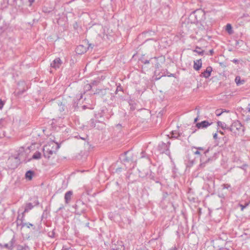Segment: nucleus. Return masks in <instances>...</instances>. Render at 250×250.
I'll use <instances>...</instances> for the list:
<instances>
[{
  "label": "nucleus",
  "instance_id": "f257e3e1",
  "mask_svg": "<svg viewBox=\"0 0 250 250\" xmlns=\"http://www.w3.org/2000/svg\"><path fill=\"white\" fill-rule=\"evenodd\" d=\"M228 130L232 132L235 136H242L244 134L245 127L239 121H234Z\"/></svg>",
  "mask_w": 250,
  "mask_h": 250
},
{
  "label": "nucleus",
  "instance_id": "f03ea898",
  "mask_svg": "<svg viewBox=\"0 0 250 250\" xmlns=\"http://www.w3.org/2000/svg\"><path fill=\"white\" fill-rule=\"evenodd\" d=\"M196 148L201 152L204 151V156H202L200 159V164L199 165L200 167H204L207 163L211 162L213 159H215L214 156L211 157L208 156V153L209 151V148L206 150H205V149L203 147H196Z\"/></svg>",
  "mask_w": 250,
  "mask_h": 250
},
{
  "label": "nucleus",
  "instance_id": "7ed1b4c3",
  "mask_svg": "<svg viewBox=\"0 0 250 250\" xmlns=\"http://www.w3.org/2000/svg\"><path fill=\"white\" fill-rule=\"evenodd\" d=\"M8 163H12L10 165V167L14 169L18 166L20 164V155L18 154L17 156H12L9 158L8 160Z\"/></svg>",
  "mask_w": 250,
  "mask_h": 250
},
{
  "label": "nucleus",
  "instance_id": "20e7f679",
  "mask_svg": "<svg viewBox=\"0 0 250 250\" xmlns=\"http://www.w3.org/2000/svg\"><path fill=\"white\" fill-rule=\"evenodd\" d=\"M170 143L168 142L167 144L162 142L158 146V149L161 153H167L169 151V147Z\"/></svg>",
  "mask_w": 250,
  "mask_h": 250
},
{
  "label": "nucleus",
  "instance_id": "39448f33",
  "mask_svg": "<svg viewBox=\"0 0 250 250\" xmlns=\"http://www.w3.org/2000/svg\"><path fill=\"white\" fill-rule=\"evenodd\" d=\"M50 146H45L43 148L44 156L48 159L50 157L51 155L55 153V151L50 149Z\"/></svg>",
  "mask_w": 250,
  "mask_h": 250
},
{
  "label": "nucleus",
  "instance_id": "423d86ee",
  "mask_svg": "<svg viewBox=\"0 0 250 250\" xmlns=\"http://www.w3.org/2000/svg\"><path fill=\"white\" fill-rule=\"evenodd\" d=\"M62 62L60 58L55 59L50 64V66L55 69L59 68L62 65Z\"/></svg>",
  "mask_w": 250,
  "mask_h": 250
},
{
  "label": "nucleus",
  "instance_id": "0eeeda50",
  "mask_svg": "<svg viewBox=\"0 0 250 250\" xmlns=\"http://www.w3.org/2000/svg\"><path fill=\"white\" fill-rule=\"evenodd\" d=\"M212 71V68L211 66H208L206 69L201 73V77H204L205 78H208L211 75V73Z\"/></svg>",
  "mask_w": 250,
  "mask_h": 250
},
{
  "label": "nucleus",
  "instance_id": "6e6552de",
  "mask_svg": "<svg viewBox=\"0 0 250 250\" xmlns=\"http://www.w3.org/2000/svg\"><path fill=\"white\" fill-rule=\"evenodd\" d=\"M212 124V123H209L208 121H204L200 123H198L196 125V126L198 128H207Z\"/></svg>",
  "mask_w": 250,
  "mask_h": 250
},
{
  "label": "nucleus",
  "instance_id": "1a4fd4ad",
  "mask_svg": "<svg viewBox=\"0 0 250 250\" xmlns=\"http://www.w3.org/2000/svg\"><path fill=\"white\" fill-rule=\"evenodd\" d=\"M202 63L201 59L194 61L193 68L196 70H199L202 67Z\"/></svg>",
  "mask_w": 250,
  "mask_h": 250
},
{
  "label": "nucleus",
  "instance_id": "9d476101",
  "mask_svg": "<svg viewBox=\"0 0 250 250\" xmlns=\"http://www.w3.org/2000/svg\"><path fill=\"white\" fill-rule=\"evenodd\" d=\"M72 194H73V192L70 190L67 191L65 193V195H64V200H65V202L66 204H68L70 202V201L71 199Z\"/></svg>",
  "mask_w": 250,
  "mask_h": 250
},
{
  "label": "nucleus",
  "instance_id": "9b49d317",
  "mask_svg": "<svg viewBox=\"0 0 250 250\" xmlns=\"http://www.w3.org/2000/svg\"><path fill=\"white\" fill-rule=\"evenodd\" d=\"M86 51V48L82 45H79L77 47L76 52L78 54H82Z\"/></svg>",
  "mask_w": 250,
  "mask_h": 250
},
{
  "label": "nucleus",
  "instance_id": "f8f14e48",
  "mask_svg": "<svg viewBox=\"0 0 250 250\" xmlns=\"http://www.w3.org/2000/svg\"><path fill=\"white\" fill-rule=\"evenodd\" d=\"M171 137L175 139H180L181 136H183V133L179 132L177 130H173L171 132Z\"/></svg>",
  "mask_w": 250,
  "mask_h": 250
},
{
  "label": "nucleus",
  "instance_id": "ddd939ff",
  "mask_svg": "<svg viewBox=\"0 0 250 250\" xmlns=\"http://www.w3.org/2000/svg\"><path fill=\"white\" fill-rule=\"evenodd\" d=\"M34 206L31 203H26L24 206V213H27L33 208Z\"/></svg>",
  "mask_w": 250,
  "mask_h": 250
},
{
  "label": "nucleus",
  "instance_id": "4468645a",
  "mask_svg": "<svg viewBox=\"0 0 250 250\" xmlns=\"http://www.w3.org/2000/svg\"><path fill=\"white\" fill-rule=\"evenodd\" d=\"M129 153L128 151L125 152L124 154L122 156L123 161L124 162H129L131 161V159L127 156V155Z\"/></svg>",
  "mask_w": 250,
  "mask_h": 250
},
{
  "label": "nucleus",
  "instance_id": "2eb2a0df",
  "mask_svg": "<svg viewBox=\"0 0 250 250\" xmlns=\"http://www.w3.org/2000/svg\"><path fill=\"white\" fill-rule=\"evenodd\" d=\"M33 175V172L31 170L27 171L25 173V178L31 180Z\"/></svg>",
  "mask_w": 250,
  "mask_h": 250
},
{
  "label": "nucleus",
  "instance_id": "dca6fc26",
  "mask_svg": "<svg viewBox=\"0 0 250 250\" xmlns=\"http://www.w3.org/2000/svg\"><path fill=\"white\" fill-rule=\"evenodd\" d=\"M226 30L228 32L229 34H231L233 33L232 28L230 24L228 23L226 25Z\"/></svg>",
  "mask_w": 250,
  "mask_h": 250
},
{
  "label": "nucleus",
  "instance_id": "f3484780",
  "mask_svg": "<svg viewBox=\"0 0 250 250\" xmlns=\"http://www.w3.org/2000/svg\"><path fill=\"white\" fill-rule=\"evenodd\" d=\"M217 125L218 126L221 127L223 129H228V128L229 127H227V125L225 123L222 122L221 121H218Z\"/></svg>",
  "mask_w": 250,
  "mask_h": 250
},
{
  "label": "nucleus",
  "instance_id": "a211bd4d",
  "mask_svg": "<svg viewBox=\"0 0 250 250\" xmlns=\"http://www.w3.org/2000/svg\"><path fill=\"white\" fill-rule=\"evenodd\" d=\"M78 206H79L77 204H76L75 206V213L77 214L81 215L83 212L84 209L83 208L82 209H79L78 208Z\"/></svg>",
  "mask_w": 250,
  "mask_h": 250
},
{
  "label": "nucleus",
  "instance_id": "6ab92c4d",
  "mask_svg": "<svg viewBox=\"0 0 250 250\" xmlns=\"http://www.w3.org/2000/svg\"><path fill=\"white\" fill-rule=\"evenodd\" d=\"M235 82L237 85H239L241 84H243L244 82V81H241V78L240 76H236L235 79Z\"/></svg>",
  "mask_w": 250,
  "mask_h": 250
},
{
  "label": "nucleus",
  "instance_id": "aec40b11",
  "mask_svg": "<svg viewBox=\"0 0 250 250\" xmlns=\"http://www.w3.org/2000/svg\"><path fill=\"white\" fill-rule=\"evenodd\" d=\"M41 157V153L39 151H36L32 156L33 159H39Z\"/></svg>",
  "mask_w": 250,
  "mask_h": 250
},
{
  "label": "nucleus",
  "instance_id": "412c9836",
  "mask_svg": "<svg viewBox=\"0 0 250 250\" xmlns=\"http://www.w3.org/2000/svg\"><path fill=\"white\" fill-rule=\"evenodd\" d=\"M20 217V214L18 215L17 220L16 221L17 226L21 227V228H23L24 222L19 220V217Z\"/></svg>",
  "mask_w": 250,
  "mask_h": 250
},
{
  "label": "nucleus",
  "instance_id": "4be33fe9",
  "mask_svg": "<svg viewBox=\"0 0 250 250\" xmlns=\"http://www.w3.org/2000/svg\"><path fill=\"white\" fill-rule=\"evenodd\" d=\"M191 151H192L193 154L194 155H201V152L199 151L198 149H197L196 147H195V146L192 147Z\"/></svg>",
  "mask_w": 250,
  "mask_h": 250
},
{
  "label": "nucleus",
  "instance_id": "5701e85b",
  "mask_svg": "<svg viewBox=\"0 0 250 250\" xmlns=\"http://www.w3.org/2000/svg\"><path fill=\"white\" fill-rule=\"evenodd\" d=\"M16 243V239L14 237H13L12 238V239L11 240V241L9 242V245H10V247L9 248H11L12 250H13V249L14 248V247H15V244Z\"/></svg>",
  "mask_w": 250,
  "mask_h": 250
},
{
  "label": "nucleus",
  "instance_id": "b1692460",
  "mask_svg": "<svg viewBox=\"0 0 250 250\" xmlns=\"http://www.w3.org/2000/svg\"><path fill=\"white\" fill-rule=\"evenodd\" d=\"M158 58L155 57L153 58V63L155 64V67L156 69H158L160 67V64L159 62H157Z\"/></svg>",
  "mask_w": 250,
  "mask_h": 250
},
{
  "label": "nucleus",
  "instance_id": "393cba45",
  "mask_svg": "<svg viewBox=\"0 0 250 250\" xmlns=\"http://www.w3.org/2000/svg\"><path fill=\"white\" fill-rule=\"evenodd\" d=\"M58 105L59 106V110H60V111L61 112H64V110H65V105H64V104H62V103H61L60 104H58Z\"/></svg>",
  "mask_w": 250,
  "mask_h": 250
},
{
  "label": "nucleus",
  "instance_id": "a878e982",
  "mask_svg": "<svg viewBox=\"0 0 250 250\" xmlns=\"http://www.w3.org/2000/svg\"><path fill=\"white\" fill-rule=\"evenodd\" d=\"M96 121L94 119H91L89 123L90 126L92 128L96 127Z\"/></svg>",
  "mask_w": 250,
  "mask_h": 250
},
{
  "label": "nucleus",
  "instance_id": "bb28decb",
  "mask_svg": "<svg viewBox=\"0 0 250 250\" xmlns=\"http://www.w3.org/2000/svg\"><path fill=\"white\" fill-rule=\"evenodd\" d=\"M17 247V250H26V248H28V246H22L20 245H18L16 246Z\"/></svg>",
  "mask_w": 250,
  "mask_h": 250
},
{
  "label": "nucleus",
  "instance_id": "cd10ccee",
  "mask_svg": "<svg viewBox=\"0 0 250 250\" xmlns=\"http://www.w3.org/2000/svg\"><path fill=\"white\" fill-rule=\"evenodd\" d=\"M224 112H227L226 110L225 111H221L220 109H217L215 111V114L216 116H220Z\"/></svg>",
  "mask_w": 250,
  "mask_h": 250
},
{
  "label": "nucleus",
  "instance_id": "c85d7f7f",
  "mask_svg": "<svg viewBox=\"0 0 250 250\" xmlns=\"http://www.w3.org/2000/svg\"><path fill=\"white\" fill-rule=\"evenodd\" d=\"M25 213H24V212L23 211L21 214H20V217H19V220L23 222V221L24 220Z\"/></svg>",
  "mask_w": 250,
  "mask_h": 250
},
{
  "label": "nucleus",
  "instance_id": "c756f323",
  "mask_svg": "<svg viewBox=\"0 0 250 250\" xmlns=\"http://www.w3.org/2000/svg\"><path fill=\"white\" fill-rule=\"evenodd\" d=\"M33 226V225L32 224H31L30 223H24L23 224V227H27V228H29L30 227Z\"/></svg>",
  "mask_w": 250,
  "mask_h": 250
},
{
  "label": "nucleus",
  "instance_id": "7c9ffc66",
  "mask_svg": "<svg viewBox=\"0 0 250 250\" xmlns=\"http://www.w3.org/2000/svg\"><path fill=\"white\" fill-rule=\"evenodd\" d=\"M1 246V247H4V248H5L8 250H12L11 248H9L10 247V245H9V244H5L4 245H3V246L0 245Z\"/></svg>",
  "mask_w": 250,
  "mask_h": 250
},
{
  "label": "nucleus",
  "instance_id": "2f4dec72",
  "mask_svg": "<svg viewBox=\"0 0 250 250\" xmlns=\"http://www.w3.org/2000/svg\"><path fill=\"white\" fill-rule=\"evenodd\" d=\"M199 49V50H201V48H199V47H196V49ZM195 52H196L197 53H198L200 55H203V53H204V51L203 50H201V51H198V50H195Z\"/></svg>",
  "mask_w": 250,
  "mask_h": 250
},
{
  "label": "nucleus",
  "instance_id": "473e14b6",
  "mask_svg": "<svg viewBox=\"0 0 250 250\" xmlns=\"http://www.w3.org/2000/svg\"><path fill=\"white\" fill-rule=\"evenodd\" d=\"M150 62H151L152 64H153V58H151L150 60H146L144 62V63L145 64H148Z\"/></svg>",
  "mask_w": 250,
  "mask_h": 250
},
{
  "label": "nucleus",
  "instance_id": "72a5a7b5",
  "mask_svg": "<svg viewBox=\"0 0 250 250\" xmlns=\"http://www.w3.org/2000/svg\"><path fill=\"white\" fill-rule=\"evenodd\" d=\"M4 104V102L2 101L1 100H0V109H1L3 108Z\"/></svg>",
  "mask_w": 250,
  "mask_h": 250
},
{
  "label": "nucleus",
  "instance_id": "f704fd0d",
  "mask_svg": "<svg viewBox=\"0 0 250 250\" xmlns=\"http://www.w3.org/2000/svg\"><path fill=\"white\" fill-rule=\"evenodd\" d=\"M230 187V185H229V184H224L223 185V188L228 189Z\"/></svg>",
  "mask_w": 250,
  "mask_h": 250
},
{
  "label": "nucleus",
  "instance_id": "c9c22d12",
  "mask_svg": "<svg viewBox=\"0 0 250 250\" xmlns=\"http://www.w3.org/2000/svg\"><path fill=\"white\" fill-rule=\"evenodd\" d=\"M86 87L87 89V90H90L92 88V84H87L86 86Z\"/></svg>",
  "mask_w": 250,
  "mask_h": 250
},
{
  "label": "nucleus",
  "instance_id": "e433bc0d",
  "mask_svg": "<svg viewBox=\"0 0 250 250\" xmlns=\"http://www.w3.org/2000/svg\"><path fill=\"white\" fill-rule=\"evenodd\" d=\"M87 138V136L85 135L84 137H80V139L83 140H86Z\"/></svg>",
  "mask_w": 250,
  "mask_h": 250
},
{
  "label": "nucleus",
  "instance_id": "4c0bfd02",
  "mask_svg": "<svg viewBox=\"0 0 250 250\" xmlns=\"http://www.w3.org/2000/svg\"><path fill=\"white\" fill-rule=\"evenodd\" d=\"M240 207L241 208V210L243 211L244 209L246 208V206H244L243 204H240Z\"/></svg>",
  "mask_w": 250,
  "mask_h": 250
},
{
  "label": "nucleus",
  "instance_id": "58836bf2",
  "mask_svg": "<svg viewBox=\"0 0 250 250\" xmlns=\"http://www.w3.org/2000/svg\"><path fill=\"white\" fill-rule=\"evenodd\" d=\"M118 90H122V87L121 86H117L116 92L118 91Z\"/></svg>",
  "mask_w": 250,
  "mask_h": 250
},
{
  "label": "nucleus",
  "instance_id": "ea45409f",
  "mask_svg": "<svg viewBox=\"0 0 250 250\" xmlns=\"http://www.w3.org/2000/svg\"><path fill=\"white\" fill-rule=\"evenodd\" d=\"M121 125L120 124H118V125H116V128H117V129H120L121 128Z\"/></svg>",
  "mask_w": 250,
  "mask_h": 250
},
{
  "label": "nucleus",
  "instance_id": "a19ab883",
  "mask_svg": "<svg viewBox=\"0 0 250 250\" xmlns=\"http://www.w3.org/2000/svg\"><path fill=\"white\" fill-rule=\"evenodd\" d=\"M27 1L30 2V5H31L32 3L34 2V0H28Z\"/></svg>",
  "mask_w": 250,
  "mask_h": 250
},
{
  "label": "nucleus",
  "instance_id": "79ce46f5",
  "mask_svg": "<svg viewBox=\"0 0 250 250\" xmlns=\"http://www.w3.org/2000/svg\"><path fill=\"white\" fill-rule=\"evenodd\" d=\"M214 53L213 50L211 49L209 50V53L210 55H212Z\"/></svg>",
  "mask_w": 250,
  "mask_h": 250
},
{
  "label": "nucleus",
  "instance_id": "37998d69",
  "mask_svg": "<svg viewBox=\"0 0 250 250\" xmlns=\"http://www.w3.org/2000/svg\"><path fill=\"white\" fill-rule=\"evenodd\" d=\"M213 138L214 139H216L217 138V133H215L214 135H213Z\"/></svg>",
  "mask_w": 250,
  "mask_h": 250
},
{
  "label": "nucleus",
  "instance_id": "c03bdc74",
  "mask_svg": "<svg viewBox=\"0 0 250 250\" xmlns=\"http://www.w3.org/2000/svg\"><path fill=\"white\" fill-rule=\"evenodd\" d=\"M250 104H249V106L246 108V109L248 110L249 112H250Z\"/></svg>",
  "mask_w": 250,
  "mask_h": 250
},
{
  "label": "nucleus",
  "instance_id": "a18cd8bd",
  "mask_svg": "<svg viewBox=\"0 0 250 250\" xmlns=\"http://www.w3.org/2000/svg\"><path fill=\"white\" fill-rule=\"evenodd\" d=\"M56 144L57 146H56V149L57 150L60 148V146L57 143H56Z\"/></svg>",
  "mask_w": 250,
  "mask_h": 250
},
{
  "label": "nucleus",
  "instance_id": "49530a36",
  "mask_svg": "<svg viewBox=\"0 0 250 250\" xmlns=\"http://www.w3.org/2000/svg\"><path fill=\"white\" fill-rule=\"evenodd\" d=\"M63 208H64V207H63V205H62V206L59 208L58 209V210H61V209H63Z\"/></svg>",
  "mask_w": 250,
  "mask_h": 250
},
{
  "label": "nucleus",
  "instance_id": "de8ad7c7",
  "mask_svg": "<svg viewBox=\"0 0 250 250\" xmlns=\"http://www.w3.org/2000/svg\"><path fill=\"white\" fill-rule=\"evenodd\" d=\"M96 83H97V82H96V81H93V82L91 83V84L92 85H94V84H96Z\"/></svg>",
  "mask_w": 250,
  "mask_h": 250
},
{
  "label": "nucleus",
  "instance_id": "09e8293b",
  "mask_svg": "<svg viewBox=\"0 0 250 250\" xmlns=\"http://www.w3.org/2000/svg\"><path fill=\"white\" fill-rule=\"evenodd\" d=\"M62 250H71L70 248H64L63 247V249Z\"/></svg>",
  "mask_w": 250,
  "mask_h": 250
},
{
  "label": "nucleus",
  "instance_id": "8fccbe9b",
  "mask_svg": "<svg viewBox=\"0 0 250 250\" xmlns=\"http://www.w3.org/2000/svg\"><path fill=\"white\" fill-rule=\"evenodd\" d=\"M249 205V202H248V203H246L245 205H244V206H246V208Z\"/></svg>",
  "mask_w": 250,
  "mask_h": 250
},
{
  "label": "nucleus",
  "instance_id": "3c124183",
  "mask_svg": "<svg viewBox=\"0 0 250 250\" xmlns=\"http://www.w3.org/2000/svg\"><path fill=\"white\" fill-rule=\"evenodd\" d=\"M198 117L194 119V122H195H195H196L198 121Z\"/></svg>",
  "mask_w": 250,
  "mask_h": 250
},
{
  "label": "nucleus",
  "instance_id": "603ef678",
  "mask_svg": "<svg viewBox=\"0 0 250 250\" xmlns=\"http://www.w3.org/2000/svg\"><path fill=\"white\" fill-rule=\"evenodd\" d=\"M80 137H81L80 136H75V138H80Z\"/></svg>",
  "mask_w": 250,
  "mask_h": 250
},
{
  "label": "nucleus",
  "instance_id": "864d4df0",
  "mask_svg": "<svg viewBox=\"0 0 250 250\" xmlns=\"http://www.w3.org/2000/svg\"><path fill=\"white\" fill-rule=\"evenodd\" d=\"M219 132L222 134H224V132L223 131H219Z\"/></svg>",
  "mask_w": 250,
  "mask_h": 250
},
{
  "label": "nucleus",
  "instance_id": "5fc2aeb1",
  "mask_svg": "<svg viewBox=\"0 0 250 250\" xmlns=\"http://www.w3.org/2000/svg\"><path fill=\"white\" fill-rule=\"evenodd\" d=\"M233 61L234 62H237V60H235V59H234Z\"/></svg>",
  "mask_w": 250,
  "mask_h": 250
},
{
  "label": "nucleus",
  "instance_id": "6e6d98bb",
  "mask_svg": "<svg viewBox=\"0 0 250 250\" xmlns=\"http://www.w3.org/2000/svg\"><path fill=\"white\" fill-rule=\"evenodd\" d=\"M21 1H23V2H26L28 0H21Z\"/></svg>",
  "mask_w": 250,
  "mask_h": 250
},
{
  "label": "nucleus",
  "instance_id": "4d7b16f0",
  "mask_svg": "<svg viewBox=\"0 0 250 250\" xmlns=\"http://www.w3.org/2000/svg\"><path fill=\"white\" fill-rule=\"evenodd\" d=\"M82 98H83V95H81V96H80V99H82Z\"/></svg>",
  "mask_w": 250,
  "mask_h": 250
},
{
  "label": "nucleus",
  "instance_id": "13d9d810",
  "mask_svg": "<svg viewBox=\"0 0 250 250\" xmlns=\"http://www.w3.org/2000/svg\"><path fill=\"white\" fill-rule=\"evenodd\" d=\"M80 203V204H81L83 206H84V205H83V203Z\"/></svg>",
  "mask_w": 250,
  "mask_h": 250
}]
</instances>
